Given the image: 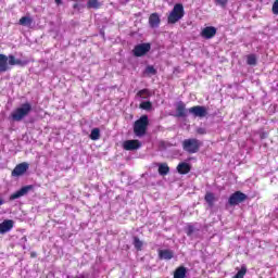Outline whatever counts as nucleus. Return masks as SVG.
Instances as JSON below:
<instances>
[{
	"label": "nucleus",
	"mask_w": 278,
	"mask_h": 278,
	"mask_svg": "<svg viewBox=\"0 0 278 278\" xmlns=\"http://www.w3.org/2000/svg\"><path fill=\"white\" fill-rule=\"evenodd\" d=\"M10 66H23V61L16 59L14 55L0 54V73L10 71Z\"/></svg>",
	"instance_id": "obj_1"
},
{
	"label": "nucleus",
	"mask_w": 278,
	"mask_h": 278,
	"mask_svg": "<svg viewBox=\"0 0 278 278\" xmlns=\"http://www.w3.org/2000/svg\"><path fill=\"white\" fill-rule=\"evenodd\" d=\"M29 114H31V103L25 102L11 113V118L15 121V123H21V121L27 118Z\"/></svg>",
	"instance_id": "obj_2"
},
{
	"label": "nucleus",
	"mask_w": 278,
	"mask_h": 278,
	"mask_svg": "<svg viewBox=\"0 0 278 278\" xmlns=\"http://www.w3.org/2000/svg\"><path fill=\"white\" fill-rule=\"evenodd\" d=\"M147 127H149V116L142 115L135 122L134 134L138 138H142L147 134Z\"/></svg>",
	"instance_id": "obj_3"
},
{
	"label": "nucleus",
	"mask_w": 278,
	"mask_h": 278,
	"mask_svg": "<svg viewBox=\"0 0 278 278\" xmlns=\"http://www.w3.org/2000/svg\"><path fill=\"white\" fill-rule=\"evenodd\" d=\"M185 14L186 12L184 11V4L177 3L174 5V9L169 13L167 17V23H169V25H175V23H178V21H181V18H184Z\"/></svg>",
	"instance_id": "obj_4"
},
{
	"label": "nucleus",
	"mask_w": 278,
	"mask_h": 278,
	"mask_svg": "<svg viewBox=\"0 0 278 278\" xmlns=\"http://www.w3.org/2000/svg\"><path fill=\"white\" fill-rule=\"evenodd\" d=\"M200 147H201V141H199L198 139H194V138L185 139L182 141V149L187 153H198Z\"/></svg>",
	"instance_id": "obj_5"
},
{
	"label": "nucleus",
	"mask_w": 278,
	"mask_h": 278,
	"mask_svg": "<svg viewBox=\"0 0 278 278\" xmlns=\"http://www.w3.org/2000/svg\"><path fill=\"white\" fill-rule=\"evenodd\" d=\"M151 51V43H139L135 46L132 53L135 58H142Z\"/></svg>",
	"instance_id": "obj_6"
},
{
	"label": "nucleus",
	"mask_w": 278,
	"mask_h": 278,
	"mask_svg": "<svg viewBox=\"0 0 278 278\" xmlns=\"http://www.w3.org/2000/svg\"><path fill=\"white\" fill-rule=\"evenodd\" d=\"M189 114H192L195 118H205L207 116V108L195 105L188 110Z\"/></svg>",
	"instance_id": "obj_7"
},
{
	"label": "nucleus",
	"mask_w": 278,
	"mask_h": 278,
	"mask_svg": "<svg viewBox=\"0 0 278 278\" xmlns=\"http://www.w3.org/2000/svg\"><path fill=\"white\" fill-rule=\"evenodd\" d=\"M245 199L247 194H244L242 191H237L230 195L228 203L229 205H240V203H244Z\"/></svg>",
	"instance_id": "obj_8"
},
{
	"label": "nucleus",
	"mask_w": 278,
	"mask_h": 278,
	"mask_svg": "<svg viewBox=\"0 0 278 278\" xmlns=\"http://www.w3.org/2000/svg\"><path fill=\"white\" fill-rule=\"evenodd\" d=\"M29 170V163L23 162L17 164L12 170V177H21Z\"/></svg>",
	"instance_id": "obj_9"
},
{
	"label": "nucleus",
	"mask_w": 278,
	"mask_h": 278,
	"mask_svg": "<svg viewBox=\"0 0 278 278\" xmlns=\"http://www.w3.org/2000/svg\"><path fill=\"white\" fill-rule=\"evenodd\" d=\"M29 190H34V186L28 185L22 187L20 190L10 195V201H15V199H21V197H25L29 193Z\"/></svg>",
	"instance_id": "obj_10"
},
{
	"label": "nucleus",
	"mask_w": 278,
	"mask_h": 278,
	"mask_svg": "<svg viewBox=\"0 0 278 278\" xmlns=\"http://www.w3.org/2000/svg\"><path fill=\"white\" fill-rule=\"evenodd\" d=\"M142 147V143H140L138 140H126L123 143V149L125 151H138Z\"/></svg>",
	"instance_id": "obj_11"
},
{
	"label": "nucleus",
	"mask_w": 278,
	"mask_h": 278,
	"mask_svg": "<svg viewBox=\"0 0 278 278\" xmlns=\"http://www.w3.org/2000/svg\"><path fill=\"white\" fill-rule=\"evenodd\" d=\"M216 27L214 26H206L202 29V31L200 33V36L202 38H205V40H211V38H214V36H216Z\"/></svg>",
	"instance_id": "obj_12"
},
{
	"label": "nucleus",
	"mask_w": 278,
	"mask_h": 278,
	"mask_svg": "<svg viewBox=\"0 0 278 278\" xmlns=\"http://www.w3.org/2000/svg\"><path fill=\"white\" fill-rule=\"evenodd\" d=\"M176 116L177 118H186V116H188L186 103L180 101L176 104Z\"/></svg>",
	"instance_id": "obj_13"
},
{
	"label": "nucleus",
	"mask_w": 278,
	"mask_h": 278,
	"mask_svg": "<svg viewBox=\"0 0 278 278\" xmlns=\"http://www.w3.org/2000/svg\"><path fill=\"white\" fill-rule=\"evenodd\" d=\"M14 227V220L7 219L0 224V233H8V231H12Z\"/></svg>",
	"instance_id": "obj_14"
},
{
	"label": "nucleus",
	"mask_w": 278,
	"mask_h": 278,
	"mask_svg": "<svg viewBox=\"0 0 278 278\" xmlns=\"http://www.w3.org/2000/svg\"><path fill=\"white\" fill-rule=\"evenodd\" d=\"M161 22L162 20H160V15L157 13H152L149 17V25L152 27V29H157Z\"/></svg>",
	"instance_id": "obj_15"
},
{
	"label": "nucleus",
	"mask_w": 278,
	"mask_h": 278,
	"mask_svg": "<svg viewBox=\"0 0 278 278\" xmlns=\"http://www.w3.org/2000/svg\"><path fill=\"white\" fill-rule=\"evenodd\" d=\"M177 170L179 175H188V173L192 170V167L190 166V164L182 162L177 165Z\"/></svg>",
	"instance_id": "obj_16"
},
{
	"label": "nucleus",
	"mask_w": 278,
	"mask_h": 278,
	"mask_svg": "<svg viewBox=\"0 0 278 278\" xmlns=\"http://www.w3.org/2000/svg\"><path fill=\"white\" fill-rule=\"evenodd\" d=\"M156 166H159V175L163 177L170 173V167L166 163H156Z\"/></svg>",
	"instance_id": "obj_17"
},
{
	"label": "nucleus",
	"mask_w": 278,
	"mask_h": 278,
	"mask_svg": "<svg viewBox=\"0 0 278 278\" xmlns=\"http://www.w3.org/2000/svg\"><path fill=\"white\" fill-rule=\"evenodd\" d=\"M174 255L172 250H159L160 260H173Z\"/></svg>",
	"instance_id": "obj_18"
},
{
	"label": "nucleus",
	"mask_w": 278,
	"mask_h": 278,
	"mask_svg": "<svg viewBox=\"0 0 278 278\" xmlns=\"http://www.w3.org/2000/svg\"><path fill=\"white\" fill-rule=\"evenodd\" d=\"M186 273H188V269H186L184 266H180L175 270L174 278H186Z\"/></svg>",
	"instance_id": "obj_19"
},
{
	"label": "nucleus",
	"mask_w": 278,
	"mask_h": 278,
	"mask_svg": "<svg viewBox=\"0 0 278 278\" xmlns=\"http://www.w3.org/2000/svg\"><path fill=\"white\" fill-rule=\"evenodd\" d=\"M186 233L189 238H192L195 233H199V228L194 227L192 224H189L186 228Z\"/></svg>",
	"instance_id": "obj_20"
},
{
	"label": "nucleus",
	"mask_w": 278,
	"mask_h": 278,
	"mask_svg": "<svg viewBox=\"0 0 278 278\" xmlns=\"http://www.w3.org/2000/svg\"><path fill=\"white\" fill-rule=\"evenodd\" d=\"M33 23H34V20L29 16H23L20 20V25H22L23 27H31Z\"/></svg>",
	"instance_id": "obj_21"
},
{
	"label": "nucleus",
	"mask_w": 278,
	"mask_h": 278,
	"mask_svg": "<svg viewBox=\"0 0 278 278\" xmlns=\"http://www.w3.org/2000/svg\"><path fill=\"white\" fill-rule=\"evenodd\" d=\"M204 200L206 201L210 207H214V201H216L214 193L207 192L204 197Z\"/></svg>",
	"instance_id": "obj_22"
},
{
	"label": "nucleus",
	"mask_w": 278,
	"mask_h": 278,
	"mask_svg": "<svg viewBox=\"0 0 278 278\" xmlns=\"http://www.w3.org/2000/svg\"><path fill=\"white\" fill-rule=\"evenodd\" d=\"M137 97L140 99H149V97H151V91L149 89H141L137 92Z\"/></svg>",
	"instance_id": "obj_23"
},
{
	"label": "nucleus",
	"mask_w": 278,
	"mask_h": 278,
	"mask_svg": "<svg viewBox=\"0 0 278 278\" xmlns=\"http://www.w3.org/2000/svg\"><path fill=\"white\" fill-rule=\"evenodd\" d=\"M101 138V130L99 128H93L90 134L91 140H99Z\"/></svg>",
	"instance_id": "obj_24"
},
{
	"label": "nucleus",
	"mask_w": 278,
	"mask_h": 278,
	"mask_svg": "<svg viewBox=\"0 0 278 278\" xmlns=\"http://www.w3.org/2000/svg\"><path fill=\"white\" fill-rule=\"evenodd\" d=\"M247 64H249V66H255V64H257V58L255 54L248 55Z\"/></svg>",
	"instance_id": "obj_25"
},
{
	"label": "nucleus",
	"mask_w": 278,
	"mask_h": 278,
	"mask_svg": "<svg viewBox=\"0 0 278 278\" xmlns=\"http://www.w3.org/2000/svg\"><path fill=\"white\" fill-rule=\"evenodd\" d=\"M135 249H137V251H142V241L140 240V238L138 237H134V242H132Z\"/></svg>",
	"instance_id": "obj_26"
},
{
	"label": "nucleus",
	"mask_w": 278,
	"mask_h": 278,
	"mask_svg": "<svg viewBox=\"0 0 278 278\" xmlns=\"http://www.w3.org/2000/svg\"><path fill=\"white\" fill-rule=\"evenodd\" d=\"M100 5H101V4L99 3V0H89V1L87 2V8H89V9H94V10H97V9H99Z\"/></svg>",
	"instance_id": "obj_27"
},
{
	"label": "nucleus",
	"mask_w": 278,
	"mask_h": 278,
	"mask_svg": "<svg viewBox=\"0 0 278 278\" xmlns=\"http://www.w3.org/2000/svg\"><path fill=\"white\" fill-rule=\"evenodd\" d=\"M139 108L141 110L149 111V110H151L153 108V104L151 103V101H143V102L140 103Z\"/></svg>",
	"instance_id": "obj_28"
},
{
	"label": "nucleus",
	"mask_w": 278,
	"mask_h": 278,
	"mask_svg": "<svg viewBox=\"0 0 278 278\" xmlns=\"http://www.w3.org/2000/svg\"><path fill=\"white\" fill-rule=\"evenodd\" d=\"M247 275V267H242L232 278H244Z\"/></svg>",
	"instance_id": "obj_29"
},
{
	"label": "nucleus",
	"mask_w": 278,
	"mask_h": 278,
	"mask_svg": "<svg viewBox=\"0 0 278 278\" xmlns=\"http://www.w3.org/2000/svg\"><path fill=\"white\" fill-rule=\"evenodd\" d=\"M146 73L148 75H155L157 73V71L155 70V67H153V65H149L146 67Z\"/></svg>",
	"instance_id": "obj_30"
},
{
	"label": "nucleus",
	"mask_w": 278,
	"mask_h": 278,
	"mask_svg": "<svg viewBox=\"0 0 278 278\" xmlns=\"http://www.w3.org/2000/svg\"><path fill=\"white\" fill-rule=\"evenodd\" d=\"M271 12H273V14L278 15V0H276L274 2L273 8H271Z\"/></svg>",
	"instance_id": "obj_31"
},
{
	"label": "nucleus",
	"mask_w": 278,
	"mask_h": 278,
	"mask_svg": "<svg viewBox=\"0 0 278 278\" xmlns=\"http://www.w3.org/2000/svg\"><path fill=\"white\" fill-rule=\"evenodd\" d=\"M197 134H199L200 136H205V134H207V130L205 128H198L197 129Z\"/></svg>",
	"instance_id": "obj_32"
},
{
	"label": "nucleus",
	"mask_w": 278,
	"mask_h": 278,
	"mask_svg": "<svg viewBox=\"0 0 278 278\" xmlns=\"http://www.w3.org/2000/svg\"><path fill=\"white\" fill-rule=\"evenodd\" d=\"M216 1L217 3H219V5H223V7L227 5V0H216Z\"/></svg>",
	"instance_id": "obj_33"
},
{
	"label": "nucleus",
	"mask_w": 278,
	"mask_h": 278,
	"mask_svg": "<svg viewBox=\"0 0 278 278\" xmlns=\"http://www.w3.org/2000/svg\"><path fill=\"white\" fill-rule=\"evenodd\" d=\"M54 1H55L56 5H61V3H62V0H54Z\"/></svg>",
	"instance_id": "obj_34"
},
{
	"label": "nucleus",
	"mask_w": 278,
	"mask_h": 278,
	"mask_svg": "<svg viewBox=\"0 0 278 278\" xmlns=\"http://www.w3.org/2000/svg\"><path fill=\"white\" fill-rule=\"evenodd\" d=\"M3 203H5V201H3V200L0 198V207H1V205H3Z\"/></svg>",
	"instance_id": "obj_35"
},
{
	"label": "nucleus",
	"mask_w": 278,
	"mask_h": 278,
	"mask_svg": "<svg viewBox=\"0 0 278 278\" xmlns=\"http://www.w3.org/2000/svg\"><path fill=\"white\" fill-rule=\"evenodd\" d=\"M23 240L27 241V237H24Z\"/></svg>",
	"instance_id": "obj_36"
},
{
	"label": "nucleus",
	"mask_w": 278,
	"mask_h": 278,
	"mask_svg": "<svg viewBox=\"0 0 278 278\" xmlns=\"http://www.w3.org/2000/svg\"><path fill=\"white\" fill-rule=\"evenodd\" d=\"M77 8V4H74V9H76Z\"/></svg>",
	"instance_id": "obj_37"
}]
</instances>
